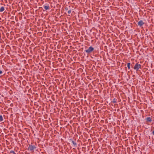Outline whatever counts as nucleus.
Here are the masks:
<instances>
[{
  "label": "nucleus",
  "instance_id": "obj_11",
  "mask_svg": "<svg viewBox=\"0 0 154 154\" xmlns=\"http://www.w3.org/2000/svg\"><path fill=\"white\" fill-rule=\"evenodd\" d=\"M3 120L2 116V115H0V122H2Z\"/></svg>",
  "mask_w": 154,
  "mask_h": 154
},
{
  "label": "nucleus",
  "instance_id": "obj_1",
  "mask_svg": "<svg viewBox=\"0 0 154 154\" xmlns=\"http://www.w3.org/2000/svg\"><path fill=\"white\" fill-rule=\"evenodd\" d=\"M133 68L134 69L137 71H138L139 69L141 68V65L138 63H137L135 64Z\"/></svg>",
  "mask_w": 154,
  "mask_h": 154
},
{
  "label": "nucleus",
  "instance_id": "obj_4",
  "mask_svg": "<svg viewBox=\"0 0 154 154\" xmlns=\"http://www.w3.org/2000/svg\"><path fill=\"white\" fill-rule=\"evenodd\" d=\"M144 24V23L142 20H140L137 23V24L138 26L140 27H141Z\"/></svg>",
  "mask_w": 154,
  "mask_h": 154
},
{
  "label": "nucleus",
  "instance_id": "obj_7",
  "mask_svg": "<svg viewBox=\"0 0 154 154\" xmlns=\"http://www.w3.org/2000/svg\"><path fill=\"white\" fill-rule=\"evenodd\" d=\"M70 140L71 141L74 146H77V143L76 142H75L72 139H70Z\"/></svg>",
  "mask_w": 154,
  "mask_h": 154
},
{
  "label": "nucleus",
  "instance_id": "obj_10",
  "mask_svg": "<svg viewBox=\"0 0 154 154\" xmlns=\"http://www.w3.org/2000/svg\"><path fill=\"white\" fill-rule=\"evenodd\" d=\"M131 65V63H127V67L128 69H130V66Z\"/></svg>",
  "mask_w": 154,
  "mask_h": 154
},
{
  "label": "nucleus",
  "instance_id": "obj_9",
  "mask_svg": "<svg viewBox=\"0 0 154 154\" xmlns=\"http://www.w3.org/2000/svg\"><path fill=\"white\" fill-rule=\"evenodd\" d=\"M117 99L114 98L113 99L112 102V103H116L117 102Z\"/></svg>",
  "mask_w": 154,
  "mask_h": 154
},
{
  "label": "nucleus",
  "instance_id": "obj_15",
  "mask_svg": "<svg viewBox=\"0 0 154 154\" xmlns=\"http://www.w3.org/2000/svg\"><path fill=\"white\" fill-rule=\"evenodd\" d=\"M152 134L153 135H154V130H153V131H152Z\"/></svg>",
  "mask_w": 154,
  "mask_h": 154
},
{
  "label": "nucleus",
  "instance_id": "obj_5",
  "mask_svg": "<svg viewBox=\"0 0 154 154\" xmlns=\"http://www.w3.org/2000/svg\"><path fill=\"white\" fill-rule=\"evenodd\" d=\"M152 117H148L145 119V120L147 122H151L152 121Z\"/></svg>",
  "mask_w": 154,
  "mask_h": 154
},
{
  "label": "nucleus",
  "instance_id": "obj_13",
  "mask_svg": "<svg viewBox=\"0 0 154 154\" xmlns=\"http://www.w3.org/2000/svg\"><path fill=\"white\" fill-rule=\"evenodd\" d=\"M72 9H70L68 11V13L69 14H70L71 13V12H72Z\"/></svg>",
  "mask_w": 154,
  "mask_h": 154
},
{
  "label": "nucleus",
  "instance_id": "obj_8",
  "mask_svg": "<svg viewBox=\"0 0 154 154\" xmlns=\"http://www.w3.org/2000/svg\"><path fill=\"white\" fill-rule=\"evenodd\" d=\"M5 10L3 6H0V12H2Z\"/></svg>",
  "mask_w": 154,
  "mask_h": 154
},
{
  "label": "nucleus",
  "instance_id": "obj_6",
  "mask_svg": "<svg viewBox=\"0 0 154 154\" xmlns=\"http://www.w3.org/2000/svg\"><path fill=\"white\" fill-rule=\"evenodd\" d=\"M43 7L45 10H47L50 9L49 5L47 4H46L43 5Z\"/></svg>",
  "mask_w": 154,
  "mask_h": 154
},
{
  "label": "nucleus",
  "instance_id": "obj_16",
  "mask_svg": "<svg viewBox=\"0 0 154 154\" xmlns=\"http://www.w3.org/2000/svg\"><path fill=\"white\" fill-rule=\"evenodd\" d=\"M131 66H133L132 64L131 65Z\"/></svg>",
  "mask_w": 154,
  "mask_h": 154
},
{
  "label": "nucleus",
  "instance_id": "obj_3",
  "mask_svg": "<svg viewBox=\"0 0 154 154\" xmlns=\"http://www.w3.org/2000/svg\"><path fill=\"white\" fill-rule=\"evenodd\" d=\"M94 48L92 46L90 47L88 49L85 50V52L88 54L91 53L94 50Z\"/></svg>",
  "mask_w": 154,
  "mask_h": 154
},
{
  "label": "nucleus",
  "instance_id": "obj_12",
  "mask_svg": "<svg viewBox=\"0 0 154 154\" xmlns=\"http://www.w3.org/2000/svg\"><path fill=\"white\" fill-rule=\"evenodd\" d=\"M10 153H12V154H16V153H15L14 151L13 150L10 151Z\"/></svg>",
  "mask_w": 154,
  "mask_h": 154
},
{
  "label": "nucleus",
  "instance_id": "obj_14",
  "mask_svg": "<svg viewBox=\"0 0 154 154\" xmlns=\"http://www.w3.org/2000/svg\"><path fill=\"white\" fill-rule=\"evenodd\" d=\"M65 9L66 11H67L68 9V8L67 7H66L65 8Z\"/></svg>",
  "mask_w": 154,
  "mask_h": 154
},
{
  "label": "nucleus",
  "instance_id": "obj_2",
  "mask_svg": "<svg viewBox=\"0 0 154 154\" xmlns=\"http://www.w3.org/2000/svg\"><path fill=\"white\" fill-rule=\"evenodd\" d=\"M36 148V147L34 145H29L28 148V150L29 151H33L34 149H35Z\"/></svg>",
  "mask_w": 154,
  "mask_h": 154
}]
</instances>
